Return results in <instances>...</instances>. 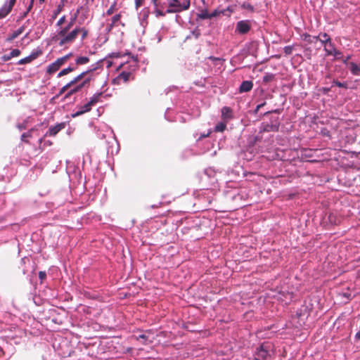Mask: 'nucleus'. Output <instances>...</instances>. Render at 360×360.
<instances>
[{"label":"nucleus","mask_w":360,"mask_h":360,"mask_svg":"<svg viewBox=\"0 0 360 360\" xmlns=\"http://www.w3.org/2000/svg\"><path fill=\"white\" fill-rule=\"evenodd\" d=\"M132 77V74L130 72L122 71L119 75L113 80V84H120L122 82L126 83Z\"/></svg>","instance_id":"obj_8"},{"label":"nucleus","mask_w":360,"mask_h":360,"mask_svg":"<svg viewBox=\"0 0 360 360\" xmlns=\"http://www.w3.org/2000/svg\"><path fill=\"white\" fill-rule=\"evenodd\" d=\"M59 69L60 67L55 62H53L47 67L46 72L49 75H52L57 72Z\"/></svg>","instance_id":"obj_22"},{"label":"nucleus","mask_w":360,"mask_h":360,"mask_svg":"<svg viewBox=\"0 0 360 360\" xmlns=\"http://www.w3.org/2000/svg\"><path fill=\"white\" fill-rule=\"evenodd\" d=\"M313 39L319 41L323 46L332 41L330 37L326 32H321L318 36L313 37Z\"/></svg>","instance_id":"obj_13"},{"label":"nucleus","mask_w":360,"mask_h":360,"mask_svg":"<svg viewBox=\"0 0 360 360\" xmlns=\"http://www.w3.org/2000/svg\"><path fill=\"white\" fill-rule=\"evenodd\" d=\"M121 54L120 53H112L109 54V58H120Z\"/></svg>","instance_id":"obj_47"},{"label":"nucleus","mask_w":360,"mask_h":360,"mask_svg":"<svg viewBox=\"0 0 360 360\" xmlns=\"http://www.w3.org/2000/svg\"><path fill=\"white\" fill-rule=\"evenodd\" d=\"M250 29L251 23L249 20H240L236 24V32L240 34H245Z\"/></svg>","instance_id":"obj_6"},{"label":"nucleus","mask_w":360,"mask_h":360,"mask_svg":"<svg viewBox=\"0 0 360 360\" xmlns=\"http://www.w3.org/2000/svg\"><path fill=\"white\" fill-rule=\"evenodd\" d=\"M25 27L24 26L20 27L18 30L13 32L12 35L10 37V39H14L17 38L19 35H20L24 32Z\"/></svg>","instance_id":"obj_26"},{"label":"nucleus","mask_w":360,"mask_h":360,"mask_svg":"<svg viewBox=\"0 0 360 360\" xmlns=\"http://www.w3.org/2000/svg\"><path fill=\"white\" fill-rule=\"evenodd\" d=\"M226 128V124L224 122L218 123L214 128L216 132H223Z\"/></svg>","instance_id":"obj_27"},{"label":"nucleus","mask_w":360,"mask_h":360,"mask_svg":"<svg viewBox=\"0 0 360 360\" xmlns=\"http://www.w3.org/2000/svg\"><path fill=\"white\" fill-rule=\"evenodd\" d=\"M324 47V51L326 53L327 56H330V51L333 52V50H335V44L330 41L328 44H327Z\"/></svg>","instance_id":"obj_24"},{"label":"nucleus","mask_w":360,"mask_h":360,"mask_svg":"<svg viewBox=\"0 0 360 360\" xmlns=\"http://www.w3.org/2000/svg\"><path fill=\"white\" fill-rule=\"evenodd\" d=\"M65 127V122H61L55 126L51 127L49 131L46 133V136H53L56 135L60 131Z\"/></svg>","instance_id":"obj_11"},{"label":"nucleus","mask_w":360,"mask_h":360,"mask_svg":"<svg viewBox=\"0 0 360 360\" xmlns=\"http://www.w3.org/2000/svg\"><path fill=\"white\" fill-rule=\"evenodd\" d=\"M64 7V4L63 3L60 4L56 11L53 12V18H55L57 15L63 11Z\"/></svg>","instance_id":"obj_32"},{"label":"nucleus","mask_w":360,"mask_h":360,"mask_svg":"<svg viewBox=\"0 0 360 360\" xmlns=\"http://www.w3.org/2000/svg\"><path fill=\"white\" fill-rule=\"evenodd\" d=\"M72 86H70V84L69 83H68L67 84H65V86H63L59 91L57 96H60L61 95H63L66 91H68L70 88H71Z\"/></svg>","instance_id":"obj_33"},{"label":"nucleus","mask_w":360,"mask_h":360,"mask_svg":"<svg viewBox=\"0 0 360 360\" xmlns=\"http://www.w3.org/2000/svg\"><path fill=\"white\" fill-rule=\"evenodd\" d=\"M349 70L354 75H360V66L353 62L349 63Z\"/></svg>","instance_id":"obj_19"},{"label":"nucleus","mask_w":360,"mask_h":360,"mask_svg":"<svg viewBox=\"0 0 360 360\" xmlns=\"http://www.w3.org/2000/svg\"><path fill=\"white\" fill-rule=\"evenodd\" d=\"M145 0H135V7L136 9L143 5Z\"/></svg>","instance_id":"obj_41"},{"label":"nucleus","mask_w":360,"mask_h":360,"mask_svg":"<svg viewBox=\"0 0 360 360\" xmlns=\"http://www.w3.org/2000/svg\"><path fill=\"white\" fill-rule=\"evenodd\" d=\"M209 58H210V60H219V58H215V57H214V56H210Z\"/></svg>","instance_id":"obj_53"},{"label":"nucleus","mask_w":360,"mask_h":360,"mask_svg":"<svg viewBox=\"0 0 360 360\" xmlns=\"http://www.w3.org/2000/svg\"><path fill=\"white\" fill-rule=\"evenodd\" d=\"M333 83L335 85H336L337 86H338V87H342V88H345V89H347V83H342V82H339V81H338V80H334V81L333 82Z\"/></svg>","instance_id":"obj_36"},{"label":"nucleus","mask_w":360,"mask_h":360,"mask_svg":"<svg viewBox=\"0 0 360 360\" xmlns=\"http://www.w3.org/2000/svg\"><path fill=\"white\" fill-rule=\"evenodd\" d=\"M115 4H114L113 5H112L108 9V11H106V15H112L114 11H115Z\"/></svg>","instance_id":"obj_43"},{"label":"nucleus","mask_w":360,"mask_h":360,"mask_svg":"<svg viewBox=\"0 0 360 360\" xmlns=\"http://www.w3.org/2000/svg\"><path fill=\"white\" fill-rule=\"evenodd\" d=\"M39 278L41 281H43L46 278V274L45 271H39Z\"/></svg>","instance_id":"obj_45"},{"label":"nucleus","mask_w":360,"mask_h":360,"mask_svg":"<svg viewBox=\"0 0 360 360\" xmlns=\"http://www.w3.org/2000/svg\"><path fill=\"white\" fill-rule=\"evenodd\" d=\"M16 0H8L0 9V19L5 18L12 11Z\"/></svg>","instance_id":"obj_7"},{"label":"nucleus","mask_w":360,"mask_h":360,"mask_svg":"<svg viewBox=\"0 0 360 360\" xmlns=\"http://www.w3.org/2000/svg\"><path fill=\"white\" fill-rule=\"evenodd\" d=\"M92 106L88 102L85 105L80 106L79 109L83 111L84 113L89 112L91 110Z\"/></svg>","instance_id":"obj_34"},{"label":"nucleus","mask_w":360,"mask_h":360,"mask_svg":"<svg viewBox=\"0 0 360 360\" xmlns=\"http://www.w3.org/2000/svg\"><path fill=\"white\" fill-rule=\"evenodd\" d=\"M121 18L120 14H116L112 18V22L109 25V28H112L115 25H116L117 22L120 21Z\"/></svg>","instance_id":"obj_29"},{"label":"nucleus","mask_w":360,"mask_h":360,"mask_svg":"<svg viewBox=\"0 0 360 360\" xmlns=\"http://www.w3.org/2000/svg\"><path fill=\"white\" fill-rule=\"evenodd\" d=\"M271 344L264 342L257 349L255 354V360H265L270 356L269 349Z\"/></svg>","instance_id":"obj_4"},{"label":"nucleus","mask_w":360,"mask_h":360,"mask_svg":"<svg viewBox=\"0 0 360 360\" xmlns=\"http://www.w3.org/2000/svg\"><path fill=\"white\" fill-rule=\"evenodd\" d=\"M89 58L86 56H80L78 57L75 60V64L73 66H76L77 68L78 65H82L88 63L89 62Z\"/></svg>","instance_id":"obj_21"},{"label":"nucleus","mask_w":360,"mask_h":360,"mask_svg":"<svg viewBox=\"0 0 360 360\" xmlns=\"http://www.w3.org/2000/svg\"><path fill=\"white\" fill-rule=\"evenodd\" d=\"M20 54V51L19 49H13L11 52H10V57H17Z\"/></svg>","instance_id":"obj_37"},{"label":"nucleus","mask_w":360,"mask_h":360,"mask_svg":"<svg viewBox=\"0 0 360 360\" xmlns=\"http://www.w3.org/2000/svg\"><path fill=\"white\" fill-rule=\"evenodd\" d=\"M154 6V13L156 17L165 16L168 6V0H151Z\"/></svg>","instance_id":"obj_3"},{"label":"nucleus","mask_w":360,"mask_h":360,"mask_svg":"<svg viewBox=\"0 0 360 360\" xmlns=\"http://www.w3.org/2000/svg\"><path fill=\"white\" fill-rule=\"evenodd\" d=\"M266 104L265 102H264L263 103H261L259 105H258L257 107H256V109H255V112H257L259 111V110L263 107L264 105Z\"/></svg>","instance_id":"obj_50"},{"label":"nucleus","mask_w":360,"mask_h":360,"mask_svg":"<svg viewBox=\"0 0 360 360\" xmlns=\"http://www.w3.org/2000/svg\"><path fill=\"white\" fill-rule=\"evenodd\" d=\"M253 87V83L252 81H243L240 87H239V92L240 93H245L250 91Z\"/></svg>","instance_id":"obj_14"},{"label":"nucleus","mask_w":360,"mask_h":360,"mask_svg":"<svg viewBox=\"0 0 360 360\" xmlns=\"http://www.w3.org/2000/svg\"><path fill=\"white\" fill-rule=\"evenodd\" d=\"M66 17L65 15H63L57 22L56 26L60 27L65 22Z\"/></svg>","instance_id":"obj_42"},{"label":"nucleus","mask_w":360,"mask_h":360,"mask_svg":"<svg viewBox=\"0 0 360 360\" xmlns=\"http://www.w3.org/2000/svg\"><path fill=\"white\" fill-rule=\"evenodd\" d=\"M79 34H81V39L84 40L87 37L89 31L85 27H76L63 39H60L58 44L62 46L65 44H72Z\"/></svg>","instance_id":"obj_1"},{"label":"nucleus","mask_w":360,"mask_h":360,"mask_svg":"<svg viewBox=\"0 0 360 360\" xmlns=\"http://www.w3.org/2000/svg\"><path fill=\"white\" fill-rule=\"evenodd\" d=\"M147 336L144 334L140 335L138 338V339H142L143 340V343H146L147 341Z\"/></svg>","instance_id":"obj_49"},{"label":"nucleus","mask_w":360,"mask_h":360,"mask_svg":"<svg viewBox=\"0 0 360 360\" xmlns=\"http://www.w3.org/2000/svg\"><path fill=\"white\" fill-rule=\"evenodd\" d=\"M102 95V92L95 94L92 97L90 98V100L89 101V104L91 106L95 105L100 101V98Z\"/></svg>","instance_id":"obj_23"},{"label":"nucleus","mask_w":360,"mask_h":360,"mask_svg":"<svg viewBox=\"0 0 360 360\" xmlns=\"http://www.w3.org/2000/svg\"><path fill=\"white\" fill-rule=\"evenodd\" d=\"M77 69L76 66L70 65L68 68L63 69L58 75V77H61L64 75H66L73 71H75Z\"/></svg>","instance_id":"obj_20"},{"label":"nucleus","mask_w":360,"mask_h":360,"mask_svg":"<svg viewBox=\"0 0 360 360\" xmlns=\"http://www.w3.org/2000/svg\"><path fill=\"white\" fill-rule=\"evenodd\" d=\"M40 3H44L45 0H39Z\"/></svg>","instance_id":"obj_55"},{"label":"nucleus","mask_w":360,"mask_h":360,"mask_svg":"<svg viewBox=\"0 0 360 360\" xmlns=\"http://www.w3.org/2000/svg\"><path fill=\"white\" fill-rule=\"evenodd\" d=\"M242 7L245 9H247V10H249L250 11H254V8L253 6L250 4H248V3H244L242 6Z\"/></svg>","instance_id":"obj_38"},{"label":"nucleus","mask_w":360,"mask_h":360,"mask_svg":"<svg viewBox=\"0 0 360 360\" xmlns=\"http://www.w3.org/2000/svg\"><path fill=\"white\" fill-rule=\"evenodd\" d=\"M18 128L20 129V130H22V129H26L27 126H26V123H22V124H18Z\"/></svg>","instance_id":"obj_48"},{"label":"nucleus","mask_w":360,"mask_h":360,"mask_svg":"<svg viewBox=\"0 0 360 360\" xmlns=\"http://www.w3.org/2000/svg\"><path fill=\"white\" fill-rule=\"evenodd\" d=\"M189 7L190 0H168L167 13H180L188 10Z\"/></svg>","instance_id":"obj_2"},{"label":"nucleus","mask_w":360,"mask_h":360,"mask_svg":"<svg viewBox=\"0 0 360 360\" xmlns=\"http://www.w3.org/2000/svg\"><path fill=\"white\" fill-rule=\"evenodd\" d=\"M274 75L272 73H266L263 77V82L267 84L274 79Z\"/></svg>","instance_id":"obj_30"},{"label":"nucleus","mask_w":360,"mask_h":360,"mask_svg":"<svg viewBox=\"0 0 360 360\" xmlns=\"http://www.w3.org/2000/svg\"><path fill=\"white\" fill-rule=\"evenodd\" d=\"M293 47L292 46H286L283 48V51L285 55H290L292 52Z\"/></svg>","instance_id":"obj_35"},{"label":"nucleus","mask_w":360,"mask_h":360,"mask_svg":"<svg viewBox=\"0 0 360 360\" xmlns=\"http://www.w3.org/2000/svg\"><path fill=\"white\" fill-rule=\"evenodd\" d=\"M330 56H333L335 58L336 60H342V59L343 58L342 53L338 49L333 50V52L330 51Z\"/></svg>","instance_id":"obj_25"},{"label":"nucleus","mask_w":360,"mask_h":360,"mask_svg":"<svg viewBox=\"0 0 360 360\" xmlns=\"http://www.w3.org/2000/svg\"><path fill=\"white\" fill-rule=\"evenodd\" d=\"M33 3H34V0H31L29 6L27 8V11L23 14V17H25L27 15V13L31 11L32 6H33Z\"/></svg>","instance_id":"obj_44"},{"label":"nucleus","mask_w":360,"mask_h":360,"mask_svg":"<svg viewBox=\"0 0 360 360\" xmlns=\"http://www.w3.org/2000/svg\"><path fill=\"white\" fill-rule=\"evenodd\" d=\"M91 80V77H87L82 82L80 83V85L82 86V88H84L89 84Z\"/></svg>","instance_id":"obj_40"},{"label":"nucleus","mask_w":360,"mask_h":360,"mask_svg":"<svg viewBox=\"0 0 360 360\" xmlns=\"http://www.w3.org/2000/svg\"><path fill=\"white\" fill-rule=\"evenodd\" d=\"M221 117L223 120H231L233 118V111L230 107L224 106L221 109Z\"/></svg>","instance_id":"obj_15"},{"label":"nucleus","mask_w":360,"mask_h":360,"mask_svg":"<svg viewBox=\"0 0 360 360\" xmlns=\"http://www.w3.org/2000/svg\"><path fill=\"white\" fill-rule=\"evenodd\" d=\"M302 38L304 41H307L308 44H311L313 42H315L316 40V39H313V37L309 35V34H303L302 35Z\"/></svg>","instance_id":"obj_28"},{"label":"nucleus","mask_w":360,"mask_h":360,"mask_svg":"<svg viewBox=\"0 0 360 360\" xmlns=\"http://www.w3.org/2000/svg\"><path fill=\"white\" fill-rule=\"evenodd\" d=\"M355 338H356V339L360 340V332H359V333H357L356 334Z\"/></svg>","instance_id":"obj_54"},{"label":"nucleus","mask_w":360,"mask_h":360,"mask_svg":"<svg viewBox=\"0 0 360 360\" xmlns=\"http://www.w3.org/2000/svg\"><path fill=\"white\" fill-rule=\"evenodd\" d=\"M221 14H225V11H219V10L216 9L212 13H209L207 10H202L199 14H198V17L202 20L211 19Z\"/></svg>","instance_id":"obj_9"},{"label":"nucleus","mask_w":360,"mask_h":360,"mask_svg":"<svg viewBox=\"0 0 360 360\" xmlns=\"http://www.w3.org/2000/svg\"><path fill=\"white\" fill-rule=\"evenodd\" d=\"M4 60H6H6H8L11 59V58H12V57H10V53H9L8 55H5V56H4Z\"/></svg>","instance_id":"obj_52"},{"label":"nucleus","mask_w":360,"mask_h":360,"mask_svg":"<svg viewBox=\"0 0 360 360\" xmlns=\"http://www.w3.org/2000/svg\"><path fill=\"white\" fill-rule=\"evenodd\" d=\"M219 11H225L224 15H230L233 12V9L231 7H228L226 9L220 10Z\"/></svg>","instance_id":"obj_39"},{"label":"nucleus","mask_w":360,"mask_h":360,"mask_svg":"<svg viewBox=\"0 0 360 360\" xmlns=\"http://www.w3.org/2000/svg\"><path fill=\"white\" fill-rule=\"evenodd\" d=\"M72 56V53H68L61 58H58L55 63L60 68Z\"/></svg>","instance_id":"obj_18"},{"label":"nucleus","mask_w":360,"mask_h":360,"mask_svg":"<svg viewBox=\"0 0 360 360\" xmlns=\"http://www.w3.org/2000/svg\"><path fill=\"white\" fill-rule=\"evenodd\" d=\"M34 131V129H31L29 130L27 133H23L21 136V140L22 141H25L26 143H28L27 141L25 140L26 138H31L32 137V131Z\"/></svg>","instance_id":"obj_31"},{"label":"nucleus","mask_w":360,"mask_h":360,"mask_svg":"<svg viewBox=\"0 0 360 360\" xmlns=\"http://www.w3.org/2000/svg\"><path fill=\"white\" fill-rule=\"evenodd\" d=\"M351 58V56H347L345 58H344V57L342 58V61L345 63V64H347V61Z\"/></svg>","instance_id":"obj_51"},{"label":"nucleus","mask_w":360,"mask_h":360,"mask_svg":"<svg viewBox=\"0 0 360 360\" xmlns=\"http://www.w3.org/2000/svg\"><path fill=\"white\" fill-rule=\"evenodd\" d=\"M279 129V122L277 120L271 123H264L262 124V131H278Z\"/></svg>","instance_id":"obj_10"},{"label":"nucleus","mask_w":360,"mask_h":360,"mask_svg":"<svg viewBox=\"0 0 360 360\" xmlns=\"http://www.w3.org/2000/svg\"><path fill=\"white\" fill-rule=\"evenodd\" d=\"M83 88L82 87L80 84L74 85L73 86L69 89L70 90L65 95V99L70 98L72 95L80 91Z\"/></svg>","instance_id":"obj_16"},{"label":"nucleus","mask_w":360,"mask_h":360,"mask_svg":"<svg viewBox=\"0 0 360 360\" xmlns=\"http://www.w3.org/2000/svg\"><path fill=\"white\" fill-rule=\"evenodd\" d=\"M82 114H84L83 111L82 110H79L78 111H77L76 112H75L74 114L72 115V117H78L79 115H82Z\"/></svg>","instance_id":"obj_46"},{"label":"nucleus","mask_w":360,"mask_h":360,"mask_svg":"<svg viewBox=\"0 0 360 360\" xmlns=\"http://www.w3.org/2000/svg\"><path fill=\"white\" fill-rule=\"evenodd\" d=\"M77 16V14L76 13L75 16L70 19V22L68 23L67 25L60 28V30L57 33V37H60V39H63L66 36L68 35L70 30L72 28V27L74 25Z\"/></svg>","instance_id":"obj_5"},{"label":"nucleus","mask_w":360,"mask_h":360,"mask_svg":"<svg viewBox=\"0 0 360 360\" xmlns=\"http://www.w3.org/2000/svg\"><path fill=\"white\" fill-rule=\"evenodd\" d=\"M41 51H37V52L32 53L30 56H27V57H25L24 58L20 59L18 62V64H19V65H24V64L30 63L32 60H34L37 58H38V56L39 55H41Z\"/></svg>","instance_id":"obj_12"},{"label":"nucleus","mask_w":360,"mask_h":360,"mask_svg":"<svg viewBox=\"0 0 360 360\" xmlns=\"http://www.w3.org/2000/svg\"><path fill=\"white\" fill-rule=\"evenodd\" d=\"M91 70H87V71H85V72H82V73H80L79 75H78L77 77H75V78H73L70 82H69L68 83L70 84L71 86H73L74 85H77V84L86 75V74L89 72H91Z\"/></svg>","instance_id":"obj_17"}]
</instances>
